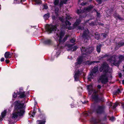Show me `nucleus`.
<instances>
[{
  "label": "nucleus",
  "mask_w": 124,
  "mask_h": 124,
  "mask_svg": "<svg viewBox=\"0 0 124 124\" xmlns=\"http://www.w3.org/2000/svg\"><path fill=\"white\" fill-rule=\"evenodd\" d=\"M24 103H22L19 100L15 101L14 102V110L19 112L20 113H22L24 114L25 110L23 108H25Z\"/></svg>",
  "instance_id": "1"
},
{
  "label": "nucleus",
  "mask_w": 124,
  "mask_h": 124,
  "mask_svg": "<svg viewBox=\"0 0 124 124\" xmlns=\"http://www.w3.org/2000/svg\"><path fill=\"white\" fill-rule=\"evenodd\" d=\"M57 26L56 25H52L48 24L45 27L46 31L48 34L52 33L56 31Z\"/></svg>",
  "instance_id": "2"
},
{
  "label": "nucleus",
  "mask_w": 124,
  "mask_h": 124,
  "mask_svg": "<svg viewBox=\"0 0 124 124\" xmlns=\"http://www.w3.org/2000/svg\"><path fill=\"white\" fill-rule=\"evenodd\" d=\"M106 107L104 105H98L96 109H94L93 111L96 114H101L104 113L105 112V109Z\"/></svg>",
  "instance_id": "3"
},
{
  "label": "nucleus",
  "mask_w": 124,
  "mask_h": 124,
  "mask_svg": "<svg viewBox=\"0 0 124 124\" xmlns=\"http://www.w3.org/2000/svg\"><path fill=\"white\" fill-rule=\"evenodd\" d=\"M99 70L100 72H102L103 73L107 74L109 70L108 64L106 62L103 63L100 67Z\"/></svg>",
  "instance_id": "4"
},
{
  "label": "nucleus",
  "mask_w": 124,
  "mask_h": 124,
  "mask_svg": "<svg viewBox=\"0 0 124 124\" xmlns=\"http://www.w3.org/2000/svg\"><path fill=\"white\" fill-rule=\"evenodd\" d=\"M80 49L82 54L86 55L91 53L93 50V49L92 47L85 48V47H82L80 48Z\"/></svg>",
  "instance_id": "5"
},
{
  "label": "nucleus",
  "mask_w": 124,
  "mask_h": 124,
  "mask_svg": "<svg viewBox=\"0 0 124 124\" xmlns=\"http://www.w3.org/2000/svg\"><path fill=\"white\" fill-rule=\"evenodd\" d=\"M107 74L103 73L100 77L99 79L102 84H105L108 82V79Z\"/></svg>",
  "instance_id": "6"
},
{
  "label": "nucleus",
  "mask_w": 124,
  "mask_h": 124,
  "mask_svg": "<svg viewBox=\"0 0 124 124\" xmlns=\"http://www.w3.org/2000/svg\"><path fill=\"white\" fill-rule=\"evenodd\" d=\"M89 34V31L88 29L85 30L83 31L82 37L85 42H87L90 38Z\"/></svg>",
  "instance_id": "7"
},
{
  "label": "nucleus",
  "mask_w": 124,
  "mask_h": 124,
  "mask_svg": "<svg viewBox=\"0 0 124 124\" xmlns=\"http://www.w3.org/2000/svg\"><path fill=\"white\" fill-rule=\"evenodd\" d=\"M24 114L23 113H21H21H20L19 111L14 110V112L12 114V118L13 119H15L17 118L18 116L20 117L22 116Z\"/></svg>",
  "instance_id": "8"
},
{
  "label": "nucleus",
  "mask_w": 124,
  "mask_h": 124,
  "mask_svg": "<svg viewBox=\"0 0 124 124\" xmlns=\"http://www.w3.org/2000/svg\"><path fill=\"white\" fill-rule=\"evenodd\" d=\"M91 121L94 124H97L100 123L101 120L99 118L97 119L96 118L92 117L91 119Z\"/></svg>",
  "instance_id": "9"
},
{
  "label": "nucleus",
  "mask_w": 124,
  "mask_h": 124,
  "mask_svg": "<svg viewBox=\"0 0 124 124\" xmlns=\"http://www.w3.org/2000/svg\"><path fill=\"white\" fill-rule=\"evenodd\" d=\"M99 98L98 94H92V99L96 103L99 102Z\"/></svg>",
  "instance_id": "10"
},
{
  "label": "nucleus",
  "mask_w": 124,
  "mask_h": 124,
  "mask_svg": "<svg viewBox=\"0 0 124 124\" xmlns=\"http://www.w3.org/2000/svg\"><path fill=\"white\" fill-rule=\"evenodd\" d=\"M124 45V42H119L116 43V44L115 47L114 48L115 50H116L118 49L120 47Z\"/></svg>",
  "instance_id": "11"
},
{
  "label": "nucleus",
  "mask_w": 124,
  "mask_h": 124,
  "mask_svg": "<svg viewBox=\"0 0 124 124\" xmlns=\"http://www.w3.org/2000/svg\"><path fill=\"white\" fill-rule=\"evenodd\" d=\"M80 75V71L79 70H78L75 73L74 76L75 80L77 81L78 80Z\"/></svg>",
  "instance_id": "12"
},
{
  "label": "nucleus",
  "mask_w": 124,
  "mask_h": 124,
  "mask_svg": "<svg viewBox=\"0 0 124 124\" xmlns=\"http://www.w3.org/2000/svg\"><path fill=\"white\" fill-rule=\"evenodd\" d=\"M65 34V32L64 31H61L59 33V37L58 39V41L60 43H61V39L64 36Z\"/></svg>",
  "instance_id": "13"
},
{
  "label": "nucleus",
  "mask_w": 124,
  "mask_h": 124,
  "mask_svg": "<svg viewBox=\"0 0 124 124\" xmlns=\"http://www.w3.org/2000/svg\"><path fill=\"white\" fill-rule=\"evenodd\" d=\"M94 77V74L90 71L87 76V79L89 81H91V79H93Z\"/></svg>",
  "instance_id": "14"
},
{
  "label": "nucleus",
  "mask_w": 124,
  "mask_h": 124,
  "mask_svg": "<svg viewBox=\"0 0 124 124\" xmlns=\"http://www.w3.org/2000/svg\"><path fill=\"white\" fill-rule=\"evenodd\" d=\"M99 62V61H91L89 60H87L86 61H85L84 63L86 65H90L93 64H94L95 63H97Z\"/></svg>",
  "instance_id": "15"
},
{
  "label": "nucleus",
  "mask_w": 124,
  "mask_h": 124,
  "mask_svg": "<svg viewBox=\"0 0 124 124\" xmlns=\"http://www.w3.org/2000/svg\"><path fill=\"white\" fill-rule=\"evenodd\" d=\"M77 62L76 63L77 65H80L83 62V58L82 56H80L77 59Z\"/></svg>",
  "instance_id": "16"
},
{
  "label": "nucleus",
  "mask_w": 124,
  "mask_h": 124,
  "mask_svg": "<svg viewBox=\"0 0 124 124\" xmlns=\"http://www.w3.org/2000/svg\"><path fill=\"white\" fill-rule=\"evenodd\" d=\"M98 65H96L94 67L90 72L93 74H95L98 72Z\"/></svg>",
  "instance_id": "17"
},
{
  "label": "nucleus",
  "mask_w": 124,
  "mask_h": 124,
  "mask_svg": "<svg viewBox=\"0 0 124 124\" xmlns=\"http://www.w3.org/2000/svg\"><path fill=\"white\" fill-rule=\"evenodd\" d=\"M114 17L116 19H118L119 20L121 21L123 20V19L121 17L120 15H118L116 12H115L113 14Z\"/></svg>",
  "instance_id": "18"
},
{
  "label": "nucleus",
  "mask_w": 124,
  "mask_h": 124,
  "mask_svg": "<svg viewBox=\"0 0 124 124\" xmlns=\"http://www.w3.org/2000/svg\"><path fill=\"white\" fill-rule=\"evenodd\" d=\"M65 25L63 24L62 25V28L65 29L66 28V26L68 25L69 26L70 25H71V23H70L69 21L67 20H66L64 22Z\"/></svg>",
  "instance_id": "19"
},
{
  "label": "nucleus",
  "mask_w": 124,
  "mask_h": 124,
  "mask_svg": "<svg viewBox=\"0 0 124 124\" xmlns=\"http://www.w3.org/2000/svg\"><path fill=\"white\" fill-rule=\"evenodd\" d=\"M52 41L50 39H48L45 40L43 42V43L46 45H50L52 44Z\"/></svg>",
  "instance_id": "20"
},
{
  "label": "nucleus",
  "mask_w": 124,
  "mask_h": 124,
  "mask_svg": "<svg viewBox=\"0 0 124 124\" xmlns=\"http://www.w3.org/2000/svg\"><path fill=\"white\" fill-rule=\"evenodd\" d=\"M102 45L101 44H99L96 46V50L98 53H99L101 50V48Z\"/></svg>",
  "instance_id": "21"
},
{
  "label": "nucleus",
  "mask_w": 124,
  "mask_h": 124,
  "mask_svg": "<svg viewBox=\"0 0 124 124\" xmlns=\"http://www.w3.org/2000/svg\"><path fill=\"white\" fill-rule=\"evenodd\" d=\"M18 94L19 95V98L21 99L24 98L26 96L25 92L24 91H23L22 93H18Z\"/></svg>",
  "instance_id": "22"
},
{
  "label": "nucleus",
  "mask_w": 124,
  "mask_h": 124,
  "mask_svg": "<svg viewBox=\"0 0 124 124\" xmlns=\"http://www.w3.org/2000/svg\"><path fill=\"white\" fill-rule=\"evenodd\" d=\"M81 21V19L79 18L78 19L76 20V22L74 23V26H77L78 25H79Z\"/></svg>",
  "instance_id": "23"
},
{
  "label": "nucleus",
  "mask_w": 124,
  "mask_h": 124,
  "mask_svg": "<svg viewBox=\"0 0 124 124\" xmlns=\"http://www.w3.org/2000/svg\"><path fill=\"white\" fill-rule=\"evenodd\" d=\"M4 56L6 59L10 58H11V56H10V52H6L4 54Z\"/></svg>",
  "instance_id": "24"
},
{
  "label": "nucleus",
  "mask_w": 124,
  "mask_h": 124,
  "mask_svg": "<svg viewBox=\"0 0 124 124\" xmlns=\"http://www.w3.org/2000/svg\"><path fill=\"white\" fill-rule=\"evenodd\" d=\"M94 37L95 39L99 40L100 38V34L98 32H96L94 34Z\"/></svg>",
  "instance_id": "25"
},
{
  "label": "nucleus",
  "mask_w": 124,
  "mask_h": 124,
  "mask_svg": "<svg viewBox=\"0 0 124 124\" xmlns=\"http://www.w3.org/2000/svg\"><path fill=\"white\" fill-rule=\"evenodd\" d=\"M121 93V92L120 89L118 88L113 92V94L115 95H117Z\"/></svg>",
  "instance_id": "26"
},
{
  "label": "nucleus",
  "mask_w": 124,
  "mask_h": 124,
  "mask_svg": "<svg viewBox=\"0 0 124 124\" xmlns=\"http://www.w3.org/2000/svg\"><path fill=\"white\" fill-rule=\"evenodd\" d=\"M86 14L85 13H83L80 15L79 18L80 19H81V20H82L83 18L86 17Z\"/></svg>",
  "instance_id": "27"
},
{
  "label": "nucleus",
  "mask_w": 124,
  "mask_h": 124,
  "mask_svg": "<svg viewBox=\"0 0 124 124\" xmlns=\"http://www.w3.org/2000/svg\"><path fill=\"white\" fill-rule=\"evenodd\" d=\"M40 117L41 119L43 121H45L46 122V117L44 114H41L40 115Z\"/></svg>",
  "instance_id": "28"
},
{
  "label": "nucleus",
  "mask_w": 124,
  "mask_h": 124,
  "mask_svg": "<svg viewBox=\"0 0 124 124\" xmlns=\"http://www.w3.org/2000/svg\"><path fill=\"white\" fill-rule=\"evenodd\" d=\"M115 56L114 58V59L113 60V64L115 66H118L119 64V61L117 62H116V60L115 58Z\"/></svg>",
  "instance_id": "29"
},
{
  "label": "nucleus",
  "mask_w": 124,
  "mask_h": 124,
  "mask_svg": "<svg viewBox=\"0 0 124 124\" xmlns=\"http://www.w3.org/2000/svg\"><path fill=\"white\" fill-rule=\"evenodd\" d=\"M50 15L49 13H47L44 15L43 17L45 19H48Z\"/></svg>",
  "instance_id": "30"
},
{
  "label": "nucleus",
  "mask_w": 124,
  "mask_h": 124,
  "mask_svg": "<svg viewBox=\"0 0 124 124\" xmlns=\"http://www.w3.org/2000/svg\"><path fill=\"white\" fill-rule=\"evenodd\" d=\"M93 7L94 6L93 5H90L86 8V10L87 11L91 10Z\"/></svg>",
  "instance_id": "31"
},
{
  "label": "nucleus",
  "mask_w": 124,
  "mask_h": 124,
  "mask_svg": "<svg viewBox=\"0 0 124 124\" xmlns=\"http://www.w3.org/2000/svg\"><path fill=\"white\" fill-rule=\"evenodd\" d=\"M7 113V110H5L1 113V116L2 118H4L6 115Z\"/></svg>",
  "instance_id": "32"
},
{
  "label": "nucleus",
  "mask_w": 124,
  "mask_h": 124,
  "mask_svg": "<svg viewBox=\"0 0 124 124\" xmlns=\"http://www.w3.org/2000/svg\"><path fill=\"white\" fill-rule=\"evenodd\" d=\"M40 0H34V1L38 5H40L42 3V2Z\"/></svg>",
  "instance_id": "33"
},
{
  "label": "nucleus",
  "mask_w": 124,
  "mask_h": 124,
  "mask_svg": "<svg viewBox=\"0 0 124 124\" xmlns=\"http://www.w3.org/2000/svg\"><path fill=\"white\" fill-rule=\"evenodd\" d=\"M37 122H38V124H43L45 123V121H43L42 120H38L37 121Z\"/></svg>",
  "instance_id": "34"
},
{
  "label": "nucleus",
  "mask_w": 124,
  "mask_h": 124,
  "mask_svg": "<svg viewBox=\"0 0 124 124\" xmlns=\"http://www.w3.org/2000/svg\"><path fill=\"white\" fill-rule=\"evenodd\" d=\"M67 38L68 36L67 35H66L62 40L61 39V43L62 42L64 43V42L67 39Z\"/></svg>",
  "instance_id": "35"
},
{
  "label": "nucleus",
  "mask_w": 124,
  "mask_h": 124,
  "mask_svg": "<svg viewBox=\"0 0 124 124\" xmlns=\"http://www.w3.org/2000/svg\"><path fill=\"white\" fill-rule=\"evenodd\" d=\"M114 56H111L108 60L109 61V62H113V60H113V58H114L115 57H114Z\"/></svg>",
  "instance_id": "36"
},
{
  "label": "nucleus",
  "mask_w": 124,
  "mask_h": 124,
  "mask_svg": "<svg viewBox=\"0 0 124 124\" xmlns=\"http://www.w3.org/2000/svg\"><path fill=\"white\" fill-rule=\"evenodd\" d=\"M101 101V102H104L105 101V100L104 97H102L100 98H99V102Z\"/></svg>",
  "instance_id": "37"
},
{
  "label": "nucleus",
  "mask_w": 124,
  "mask_h": 124,
  "mask_svg": "<svg viewBox=\"0 0 124 124\" xmlns=\"http://www.w3.org/2000/svg\"><path fill=\"white\" fill-rule=\"evenodd\" d=\"M74 44H67L66 45V46L68 47V48H70L71 47H73L72 46L74 45Z\"/></svg>",
  "instance_id": "38"
},
{
  "label": "nucleus",
  "mask_w": 124,
  "mask_h": 124,
  "mask_svg": "<svg viewBox=\"0 0 124 124\" xmlns=\"http://www.w3.org/2000/svg\"><path fill=\"white\" fill-rule=\"evenodd\" d=\"M59 3V0H54V4L55 5H58Z\"/></svg>",
  "instance_id": "39"
},
{
  "label": "nucleus",
  "mask_w": 124,
  "mask_h": 124,
  "mask_svg": "<svg viewBox=\"0 0 124 124\" xmlns=\"http://www.w3.org/2000/svg\"><path fill=\"white\" fill-rule=\"evenodd\" d=\"M118 104L117 102H116L114 103V105L113 107V108L115 109L118 105Z\"/></svg>",
  "instance_id": "40"
},
{
  "label": "nucleus",
  "mask_w": 124,
  "mask_h": 124,
  "mask_svg": "<svg viewBox=\"0 0 124 124\" xmlns=\"http://www.w3.org/2000/svg\"><path fill=\"white\" fill-rule=\"evenodd\" d=\"M108 56H109V55L108 54H105L104 55H101V59H103V58H105L106 57H108Z\"/></svg>",
  "instance_id": "41"
},
{
  "label": "nucleus",
  "mask_w": 124,
  "mask_h": 124,
  "mask_svg": "<svg viewBox=\"0 0 124 124\" xmlns=\"http://www.w3.org/2000/svg\"><path fill=\"white\" fill-rule=\"evenodd\" d=\"M92 87V86L91 85H88L87 86V89L89 90H91V88Z\"/></svg>",
  "instance_id": "42"
},
{
  "label": "nucleus",
  "mask_w": 124,
  "mask_h": 124,
  "mask_svg": "<svg viewBox=\"0 0 124 124\" xmlns=\"http://www.w3.org/2000/svg\"><path fill=\"white\" fill-rule=\"evenodd\" d=\"M19 92L18 91H17V92L18 94V93H22L23 92V89L21 87L19 89Z\"/></svg>",
  "instance_id": "43"
},
{
  "label": "nucleus",
  "mask_w": 124,
  "mask_h": 124,
  "mask_svg": "<svg viewBox=\"0 0 124 124\" xmlns=\"http://www.w3.org/2000/svg\"><path fill=\"white\" fill-rule=\"evenodd\" d=\"M78 48V47L77 46H74L73 47V50H72V51H76Z\"/></svg>",
  "instance_id": "44"
},
{
  "label": "nucleus",
  "mask_w": 124,
  "mask_h": 124,
  "mask_svg": "<svg viewBox=\"0 0 124 124\" xmlns=\"http://www.w3.org/2000/svg\"><path fill=\"white\" fill-rule=\"evenodd\" d=\"M17 94H18L17 93H15V92H14V93L13 94V97L14 98H16V97L17 96Z\"/></svg>",
  "instance_id": "45"
},
{
  "label": "nucleus",
  "mask_w": 124,
  "mask_h": 124,
  "mask_svg": "<svg viewBox=\"0 0 124 124\" xmlns=\"http://www.w3.org/2000/svg\"><path fill=\"white\" fill-rule=\"evenodd\" d=\"M89 25L90 26H93L95 25L94 22L93 21L91 22L90 23H89Z\"/></svg>",
  "instance_id": "46"
},
{
  "label": "nucleus",
  "mask_w": 124,
  "mask_h": 124,
  "mask_svg": "<svg viewBox=\"0 0 124 124\" xmlns=\"http://www.w3.org/2000/svg\"><path fill=\"white\" fill-rule=\"evenodd\" d=\"M77 13L78 14L80 15L82 14V11L79 9H78L77 10Z\"/></svg>",
  "instance_id": "47"
},
{
  "label": "nucleus",
  "mask_w": 124,
  "mask_h": 124,
  "mask_svg": "<svg viewBox=\"0 0 124 124\" xmlns=\"http://www.w3.org/2000/svg\"><path fill=\"white\" fill-rule=\"evenodd\" d=\"M63 4L62 1H61L60 3L59 4V7L60 8H61L63 6Z\"/></svg>",
  "instance_id": "48"
},
{
  "label": "nucleus",
  "mask_w": 124,
  "mask_h": 124,
  "mask_svg": "<svg viewBox=\"0 0 124 124\" xmlns=\"http://www.w3.org/2000/svg\"><path fill=\"white\" fill-rule=\"evenodd\" d=\"M48 7L47 5L44 4L43 5V8L45 9H46L48 8Z\"/></svg>",
  "instance_id": "49"
},
{
  "label": "nucleus",
  "mask_w": 124,
  "mask_h": 124,
  "mask_svg": "<svg viewBox=\"0 0 124 124\" xmlns=\"http://www.w3.org/2000/svg\"><path fill=\"white\" fill-rule=\"evenodd\" d=\"M78 29L80 30H83L84 29V27L81 26H79L78 27Z\"/></svg>",
  "instance_id": "50"
},
{
  "label": "nucleus",
  "mask_w": 124,
  "mask_h": 124,
  "mask_svg": "<svg viewBox=\"0 0 124 124\" xmlns=\"http://www.w3.org/2000/svg\"><path fill=\"white\" fill-rule=\"evenodd\" d=\"M57 17L55 16H52V19L53 20H56L57 19Z\"/></svg>",
  "instance_id": "51"
},
{
  "label": "nucleus",
  "mask_w": 124,
  "mask_h": 124,
  "mask_svg": "<svg viewBox=\"0 0 124 124\" xmlns=\"http://www.w3.org/2000/svg\"><path fill=\"white\" fill-rule=\"evenodd\" d=\"M75 41V39L74 40V39H72L70 40V42L72 43H74Z\"/></svg>",
  "instance_id": "52"
},
{
  "label": "nucleus",
  "mask_w": 124,
  "mask_h": 124,
  "mask_svg": "<svg viewBox=\"0 0 124 124\" xmlns=\"http://www.w3.org/2000/svg\"><path fill=\"white\" fill-rule=\"evenodd\" d=\"M115 117L113 116H112L110 117V120H111V121H113L114 120Z\"/></svg>",
  "instance_id": "53"
},
{
  "label": "nucleus",
  "mask_w": 124,
  "mask_h": 124,
  "mask_svg": "<svg viewBox=\"0 0 124 124\" xmlns=\"http://www.w3.org/2000/svg\"><path fill=\"white\" fill-rule=\"evenodd\" d=\"M97 1L99 4H101L102 3V1L101 0H97Z\"/></svg>",
  "instance_id": "54"
},
{
  "label": "nucleus",
  "mask_w": 124,
  "mask_h": 124,
  "mask_svg": "<svg viewBox=\"0 0 124 124\" xmlns=\"http://www.w3.org/2000/svg\"><path fill=\"white\" fill-rule=\"evenodd\" d=\"M36 113L33 112H32V114H31V116L32 117H34L35 115V114Z\"/></svg>",
  "instance_id": "55"
},
{
  "label": "nucleus",
  "mask_w": 124,
  "mask_h": 124,
  "mask_svg": "<svg viewBox=\"0 0 124 124\" xmlns=\"http://www.w3.org/2000/svg\"><path fill=\"white\" fill-rule=\"evenodd\" d=\"M5 61L7 64L9 63L10 62L9 60L8 59H6L5 60Z\"/></svg>",
  "instance_id": "56"
},
{
  "label": "nucleus",
  "mask_w": 124,
  "mask_h": 124,
  "mask_svg": "<svg viewBox=\"0 0 124 124\" xmlns=\"http://www.w3.org/2000/svg\"><path fill=\"white\" fill-rule=\"evenodd\" d=\"M98 92L96 91H94L93 94H98L97 93Z\"/></svg>",
  "instance_id": "57"
},
{
  "label": "nucleus",
  "mask_w": 124,
  "mask_h": 124,
  "mask_svg": "<svg viewBox=\"0 0 124 124\" xmlns=\"http://www.w3.org/2000/svg\"><path fill=\"white\" fill-rule=\"evenodd\" d=\"M107 119L106 116H105L103 117V121H105L107 120Z\"/></svg>",
  "instance_id": "58"
},
{
  "label": "nucleus",
  "mask_w": 124,
  "mask_h": 124,
  "mask_svg": "<svg viewBox=\"0 0 124 124\" xmlns=\"http://www.w3.org/2000/svg\"><path fill=\"white\" fill-rule=\"evenodd\" d=\"M98 24L99 25H100L101 26H103L104 24L103 23H102L101 22H99L98 23Z\"/></svg>",
  "instance_id": "59"
},
{
  "label": "nucleus",
  "mask_w": 124,
  "mask_h": 124,
  "mask_svg": "<svg viewBox=\"0 0 124 124\" xmlns=\"http://www.w3.org/2000/svg\"><path fill=\"white\" fill-rule=\"evenodd\" d=\"M103 35L102 36L104 38H106V37L107 35L105 33L102 34Z\"/></svg>",
  "instance_id": "60"
},
{
  "label": "nucleus",
  "mask_w": 124,
  "mask_h": 124,
  "mask_svg": "<svg viewBox=\"0 0 124 124\" xmlns=\"http://www.w3.org/2000/svg\"><path fill=\"white\" fill-rule=\"evenodd\" d=\"M118 75L119 76V77L120 78H121L122 77V74L121 73H119L118 74Z\"/></svg>",
  "instance_id": "61"
},
{
  "label": "nucleus",
  "mask_w": 124,
  "mask_h": 124,
  "mask_svg": "<svg viewBox=\"0 0 124 124\" xmlns=\"http://www.w3.org/2000/svg\"><path fill=\"white\" fill-rule=\"evenodd\" d=\"M100 15V13L98 12H97V16L98 17H99Z\"/></svg>",
  "instance_id": "62"
},
{
  "label": "nucleus",
  "mask_w": 124,
  "mask_h": 124,
  "mask_svg": "<svg viewBox=\"0 0 124 124\" xmlns=\"http://www.w3.org/2000/svg\"><path fill=\"white\" fill-rule=\"evenodd\" d=\"M4 58L3 57L2 58L0 59V61L1 62H4Z\"/></svg>",
  "instance_id": "63"
},
{
  "label": "nucleus",
  "mask_w": 124,
  "mask_h": 124,
  "mask_svg": "<svg viewBox=\"0 0 124 124\" xmlns=\"http://www.w3.org/2000/svg\"><path fill=\"white\" fill-rule=\"evenodd\" d=\"M70 18V17L69 16H67L66 17H65V19L67 20L68 19L69 20Z\"/></svg>",
  "instance_id": "64"
}]
</instances>
